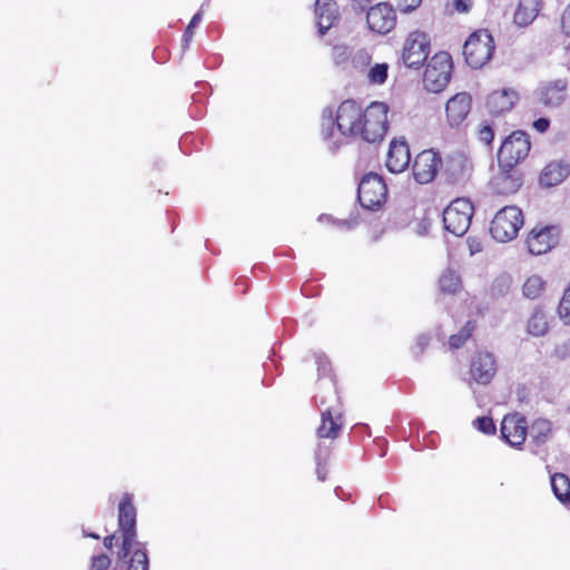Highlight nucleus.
Listing matches in <instances>:
<instances>
[{"mask_svg": "<svg viewBox=\"0 0 570 570\" xmlns=\"http://www.w3.org/2000/svg\"><path fill=\"white\" fill-rule=\"evenodd\" d=\"M528 430L525 417L519 414L505 415L501 422L502 439L513 448L524 443Z\"/></svg>", "mask_w": 570, "mask_h": 570, "instance_id": "obj_13", "label": "nucleus"}, {"mask_svg": "<svg viewBox=\"0 0 570 570\" xmlns=\"http://www.w3.org/2000/svg\"><path fill=\"white\" fill-rule=\"evenodd\" d=\"M470 375L479 384H489L497 373V362L490 352H478L471 360Z\"/></svg>", "mask_w": 570, "mask_h": 570, "instance_id": "obj_14", "label": "nucleus"}, {"mask_svg": "<svg viewBox=\"0 0 570 570\" xmlns=\"http://www.w3.org/2000/svg\"><path fill=\"white\" fill-rule=\"evenodd\" d=\"M568 81L566 79H557L542 86L541 101L547 107L557 108L561 106L567 97Z\"/></svg>", "mask_w": 570, "mask_h": 570, "instance_id": "obj_22", "label": "nucleus"}, {"mask_svg": "<svg viewBox=\"0 0 570 570\" xmlns=\"http://www.w3.org/2000/svg\"><path fill=\"white\" fill-rule=\"evenodd\" d=\"M561 28L564 35L570 37V3L566 8L561 18Z\"/></svg>", "mask_w": 570, "mask_h": 570, "instance_id": "obj_42", "label": "nucleus"}, {"mask_svg": "<svg viewBox=\"0 0 570 570\" xmlns=\"http://www.w3.org/2000/svg\"><path fill=\"white\" fill-rule=\"evenodd\" d=\"M364 110L354 100L343 101L336 109L322 112L321 135L332 150L338 149L346 137L358 136Z\"/></svg>", "mask_w": 570, "mask_h": 570, "instance_id": "obj_1", "label": "nucleus"}, {"mask_svg": "<svg viewBox=\"0 0 570 570\" xmlns=\"http://www.w3.org/2000/svg\"><path fill=\"white\" fill-rule=\"evenodd\" d=\"M315 16L318 32L321 36H324L338 19L336 2L334 0H316Z\"/></svg>", "mask_w": 570, "mask_h": 570, "instance_id": "obj_21", "label": "nucleus"}, {"mask_svg": "<svg viewBox=\"0 0 570 570\" xmlns=\"http://www.w3.org/2000/svg\"><path fill=\"white\" fill-rule=\"evenodd\" d=\"M522 225L523 215L521 209L515 206H505L493 217L490 233L495 240L507 243L517 237Z\"/></svg>", "mask_w": 570, "mask_h": 570, "instance_id": "obj_6", "label": "nucleus"}, {"mask_svg": "<svg viewBox=\"0 0 570 570\" xmlns=\"http://www.w3.org/2000/svg\"><path fill=\"white\" fill-rule=\"evenodd\" d=\"M430 53V39L422 31H413L405 39L402 60L410 68H419Z\"/></svg>", "mask_w": 570, "mask_h": 570, "instance_id": "obj_11", "label": "nucleus"}, {"mask_svg": "<svg viewBox=\"0 0 570 570\" xmlns=\"http://www.w3.org/2000/svg\"><path fill=\"white\" fill-rule=\"evenodd\" d=\"M454 7L459 12H469L472 7V0H453Z\"/></svg>", "mask_w": 570, "mask_h": 570, "instance_id": "obj_44", "label": "nucleus"}, {"mask_svg": "<svg viewBox=\"0 0 570 570\" xmlns=\"http://www.w3.org/2000/svg\"><path fill=\"white\" fill-rule=\"evenodd\" d=\"M443 160L439 151L434 149H425L421 151L414 159L413 175L419 184L431 183L438 173H441Z\"/></svg>", "mask_w": 570, "mask_h": 570, "instance_id": "obj_12", "label": "nucleus"}, {"mask_svg": "<svg viewBox=\"0 0 570 570\" xmlns=\"http://www.w3.org/2000/svg\"><path fill=\"white\" fill-rule=\"evenodd\" d=\"M511 276L508 274H501L495 277L491 284L490 293L493 297L505 296L511 287Z\"/></svg>", "mask_w": 570, "mask_h": 570, "instance_id": "obj_31", "label": "nucleus"}, {"mask_svg": "<svg viewBox=\"0 0 570 570\" xmlns=\"http://www.w3.org/2000/svg\"><path fill=\"white\" fill-rule=\"evenodd\" d=\"M473 216V205L466 198H456L443 210V224L446 232L456 237L463 236Z\"/></svg>", "mask_w": 570, "mask_h": 570, "instance_id": "obj_7", "label": "nucleus"}, {"mask_svg": "<svg viewBox=\"0 0 570 570\" xmlns=\"http://www.w3.org/2000/svg\"><path fill=\"white\" fill-rule=\"evenodd\" d=\"M521 185V176L514 168H501L491 180L493 191L499 195L514 194L519 190Z\"/></svg>", "mask_w": 570, "mask_h": 570, "instance_id": "obj_19", "label": "nucleus"}, {"mask_svg": "<svg viewBox=\"0 0 570 570\" xmlns=\"http://www.w3.org/2000/svg\"><path fill=\"white\" fill-rule=\"evenodd\" d=\"M389 65L387 63H376L374 65L367 73L368 81L374 85H382L385 82L387 78Z\"/></svg>", "mask_w": 570, "mask_h": 570, "instance_id": "obj_34", "label": "nucleus"}, {"mask_svg": "<svg viewBox=\"0 0 570 570\" xmlns=\"http://www.w3.org/2000/svg\"><path fill=\"white\" fill-rule=\"evenodd\" d=\"M493 51L494 40L488 30L473 32L463 46L465 61L473 69L485 66L491 60Z\"/></svg>", "mask_w": 570, "mask_h": 570, "instance_id": "obj_4", "label": "nucleus"}, {"mask_svg": "<svg viewBox=\"0 0 570 570\" xmlns=\"http://www.w3.org/2000/svg\"><path fill=\"white\" fill-rule=\"evenodd\" d=\"M541 10V0H520L514 12V23L519 27L530 26Z\"/></svg>", "mask_w": 570, "mask_h": 570, "instance_id": "obj_25", "label": "nucleus"}, {"mask_svg": "<svg viewBox=\"0 0 570 570\" xmlns=\"http://www.w3.org/2000/svg\"><path fill=\"white\" fill-rule=\"evenodd\" d=\"M136 517L137 511L132 503V494L126 493L118 508V525L122 534L119 558L125 559L132 553L128 570H148L149 559L146 548L141 542L136 541Z\"/></svg>", "mask_w": 570, "mask_h": 570, "instance_id": "obj_2", "label": "nucleus"}, {"mask_svg": "<svg viewBox=\"0 0 570 570\" xmlns=\"http://www.w3.org/2000/svg\"><path fill=\"white\" fill-rule=\"evenodd\" d=\"M371 61V56L365 50H360L355 53L353 58V63L358 66H366Z\"/></svg>", "mask_w": 570, "mask_h": 570, "instance_id": "obj_41", "label": "nucleus"}, {"mask_svg": "<svg viewBox=\"0 0 570 570\" xmlns=\"http://www.w3.org/2000/svg\"><path fill=\"white\" fill-rule=\"evenodd\" d=\"M324 218H326V219H327V217H326V216H324V215L320 216V220H323Z\"/></svg>", "mask_w": 570, "mask_h": 570, "instance_id": "obj_50", "label": "nucleus"}, {"mask_svg": "<svg viewBox=\"0 0 570 570\" xmlns=\"http://www.w3.org/2000/svg\"><path fill=\"white\" fill-rule=\"evenodd\" d=\"M471 98L461 92L449 99L445 106L446 116L452 126L460 125L470 111Z\"/></svg>", "mask_w": 570, "mask_h": 570, "instance_id": "obj_23", "label": "nucleus"}, {"mask_svg": "<svg viewBox=\"0 0 570 570\" xmlns=\"http://www.w3.org/2000/svg\"><path fill=\"white\" fill-rule=\"evenodd\" d=\"M114 540H115V534L107 535V537L104 539V546H105L107 549H111V547H112V544H114Z\"/></svg>", "mask_w": 570, "mask_h": 570, "instance_id": "obj_48", "label": "nucleus"}, {"mask_svg": "<svg viewBox=\"0 0 570 570\" xmlns=\"http://www.w3.org/2000/svg\"><path fill=\"white\" fill-rule=\"evenodd\" d=\"M429 342H430L429 335H426V334L419 335L416 338V344L413 348V353L415 355L423 353L424 348L429 345Z\"/></svg>", "mask_w": 570, "mask_h": 570, "instance_id": "obj_40", "label": "nucleus"}, {"mask_svg": "<svg viewBox=\"0 0 570 570\" xmlns=\"http://www.w3.org/2000/svg\"><path fill=\"white\" fill-rule=\"evenodd\" d=\"M531 142L527 132L513 131L502 142L498 160L501 168H514L517 164L523 160L530 151Z\"/></svg>", "mask_w": 570, "mask_h": 570, "instance_id": "obj_9", "label": "nucleus"}, {"mask_svg": "<svg viewBox=\"0 0 570 570\" xmlns=\"http://www.w3.org/2000/svg\"><path fill=\"white\" fill-rule=\"evenodd\" d=\"M387 188L382 177L370 173L358 184L357 197L362 207L379 209L386 200Z\"/></svg>", "mask_w": 570, "mask_h": 570, "instance_id": "obj_10", "label": "nucleus"}, {"mask_svg": "<svg viewBox=\"0 0 570 570\" xmlns=\"http://www.w3.org/2000/svg\"><path fill=\"white\" fill-rule=\"evenodd\" d=\"M474 323L472 321H468L465 325L460 330L459 333L453 334L449 338V346L451 350L460 348L466 340L471 336L474 330Z\"/></svg>", "mask_w": 570, "mask_h": 570, "instance_id": "obj_32", "label": "nucleus"}, {"mask_svg": "<svg viewBox=\"0 0 570 570\" xmlns=\"http://www.w3.org/2000/svg\"><path fill=\"white\" fill-rule=\"evenodd\" d=\"M411 155L404 138L393 139L390 144L386 168L393 174L403 173L410 164Z\"/></svg>", "mask_w": 570, "mask_h": 570, "instance_id": "obj_17", "label": "nucleus"}, {"mask_svg": "<svg viewBox=\"0 0 570 570\" xmlns=\"http://www.w3.org/2000/svg\"><path fill=\"white\" fill-rule=\"evenodd\" d=\"M328 458V450H323L322 444L320 443L317 450L315 451V461H316V475L320 481H325L326 479V461Z\"/></svg>", "mask_w": 570, "mask_h": 570, "instance_id": "obj_33", "label": "nucleus"}, {"mask_svg": "<svg viewBox=\"0 0 570 570\" xmlns=\"http://www.w3.org/2000/svg\"><path fill=\"white\" fill-rule=\"evenodd\" d=\"M333 51H334L335 59L337 61H341V60L343 61L347 58L346 48H344V47H335L333 49Z\"/></svg>", "mask_w": 570, "mask_h": 570, "instance_id": "obj_46", "label": "nucleus"}, {"mask_svg": "<svg viewBox=\"0 0 570 570\" xmlns=\"http://www.w3.org/2000/svg\"><path fill=\"white\" fill-rule=\"evenodd\" d=\"M552 424L546 419H537L529 428L530 444L534 448L544 445L551 436Z\"/></svg>", "mask_w": 570, "mask_h": 570, "instance_id": "obj_26", "label": "nucleus"}, {"mask_svg": "<svg viewBox=\"0 0 570 570\" xmlns=\"http://www.w3.org/2000/svg\"><path fill=\"white\" fill-rule=\"evenodd\" d=\"M87 537H90V538H94V539H99V535L96 534V533H88L86 534Z\"/></svg>", "mask_w": 570, "mask_h": 570, "instance_id": "obj_49", "label": "nucleus"}, {"mask_svg": "<svg viewBox=\"0 0 570 570\" xmlns=\"http://www.w3.org/2000/svg\"><path fill=\"white\" fill-rule=\"evenodd\" d=\"M470 169L468 158L461 153L449 155L441 168V174L445 180L451 184H456L464 179Z\"/></svg>", "mask_w": 570, "mask_h": 570, "instance_id": "obj_18", "label": "nucleus"}, {"mask_svg": "<svg viewBox=\"0 0 570 570\" xmlns=\"http://www.w3.org/2000/svg\"><path fill=\"white\" fill-rule=\"evenodd\" d=\"M473 426L484 434H494L495 425L490 416H480L473 421Z\"/></svg>", "mask_w": 570, "mask_h": 570, "instance_id": "obj_36", "label": "nucleus"}, {"mask_svg": "<svg viewBox=\"0 0 570 570\" xmlns=\"http://www.w3.org/2000/svg\"><path fill=\"white\" fill-rule=\"evenodd\" d=\"M544 281L539 275H532L527 278L523 284L522 291L527 298L534 299L541 295L544 289Z\"/></svg>", "mask_w": 570, "mask_h": 570, "instance_id": "obj_30", "label": "nucleus"}, {"mask_svg": "<svg viewBox=\"0 0 570 570\" xmlns=\"http://www.w3.org/2000/svg\"><path fill=\"white\" fill-rule=\"evenodd\" d=\"M452 67L449 53L444 51L435 53L429 61L423 76L425 89L431 92L442 91L450 82Z\"/></svg>", "mask_w": 570, "mask_h": 570, "instance_id": "obj_8", "label": "nucleus"}, {"mask_svg": "<svg viewBox=\"0 0 570 570\" xmlns=\"http://www.w3.org/2000/svg\"><path fill=\"white\" fill-rule=\"evenodd\" d=\"M440 291L445 294H455L461 288L460 276L452 269H446L439 279Z\"/></svg>", "mask_w": 570, "mask_h": 570, "instance_id": "obj_29", "label": "nucleus"}, {"mask_svg": "<svg viewBox=\"0 0 570 570\" xmlns=\"http://www.w3.org/2000/svg\"><path fill=\"white\" fill-rule=\"evenodd\" d=\"M519 95L514 89L495 90L487 99V108L492 115L510 111L518 101Z\"/></svg>", "mask_w": 570, "mask_h": 570, "instance_id": "obj_20", "label": "nucleus"}, {"mask_svg": "<svg viewBox=\"0 0 570 570\" xmlns=\"http://www.w3.org/2000/svg\"><path fill=\"white\" fill-rule=\"evenodd\" d=\"M328 395L317 396L316 402L321 410L322 423L317 429V436L320 439H335L337 438L342 426V407L338 401L337 393L332 382H328Z\"/></svg>", "mask_w": 570, "mask_h": 570, "instance_id": "obj_3", "label": "nucleus"}, {"mask_svg": "<svg viewBox=\"0 0 570 570\" xmlns=\"http://www.w3.org/2000/svg\"><path fill=\"white\" fill-rule=\"evenodd\" d=\"M558 242L554 227L533 228L527 239L528 249L532 255H542L549 252Z\"/></svg>", "mask_w": 570, "mask_h": 570, "instance_id": "obj_16", "label": "nucleus"}, {"mask_svg": "<svg viewBox=\"0 0 570 570\" xmlns=\"http://www.w3.org/2000/svg\"><path fill=\"white\" fill-rule=\"evenodd\" d=\"M550 121L547 118H539L533 122V127L539 132H544L549 128Z\"/></svg>", "mask_w": 570, "mask_h": 570, "instance_id": "obj_45", "label": "nucleus"}, {"mask_svg": "<svg viewBox=\"0 0 570 570\" xmlns=\"http://www.w3.org/2000/svg\"><path fill=\"white\" fill-rule=\"evenodd\" d=\"M479 137L484 144H490L494 138L492 128L490 126L482 127L479 131Z\"/></svg>", "mask_w": 570, "mask_h": 570, "instance_id": "obj_43", "label": "nucleus"}, {"mask_svg": "<svg viewBox=\"0 0 570 570\" xmlns=\"http://www.w3.org/2000/svg\"><path fill=\"white\" fill-rule=\"evenodd\" d=\"M110 566V559L106 554H99L92 558V570H107Z\"/></svg>", "mask_w": 570, "mask_h": 570, "instance_id": "obj_38", "label": "nucleus"}, {"mask_svg": "<svg viewBox=\"0 0 570 570\" xmlns=\"http://www.w3.org/2000/svg\"><path fill=\"white\" fill-rule=\"evenodd\" d=\"M366 21L372 31L385 35L394 28L396 16L391 6L379 3L368 10Z\"/></svg>", "mask_w": 570, "mask_h": 570, "instance_id": "obj_15", "label": "nucleus"}, {"mask_svg": "<svg viewBox=\"0 0 570 570\" xmlns=\"http://www.w3.org/2000/svg\"><path fill=\"white\" fill-rule=\"evenodd\" d=\"M549 331V321L547 312L541 307H535L527 321V333L534 337L543 336Z\"/></svg>", "mask_w": 570, "mask_h": 570, "instance_id": "obj_27", "label": "nucleus"}, {"mask_svg": "<svg viewBox=\"0 0 570 570\" xmlns=\"http://www.w3.org/2000/svg\"><path fill=\"white\" fill-rule=\"evenodd\" d=\"M551 487L554 495L562 503L570 502V480L562 473H556L551 476Z\"/></svg>", "mask_w": 570, "mask_h": 570, "instance_id": "obj_28", "label": "nucleus"}, {"mask_svg": "<svg viewBox=\"0 0 570 570\" xmlns=\"http://www.w3.org/2000/svg\"><path fill=\"white\" fill-rule=\"evenodd\" d=\"M317 364L320 372L326 373L330 368V364L325 358H318Z\"/></svg>", "mask_w": 570, "mask_h": 570, "instance_id": "obj_47", "label": "nucleus"}, {"mask_svg": "<svg viewBox=\"0 0 570 570\" xmlns=\"http://www.w3.org/2000/svg\"><path fill=\"white\" fill-rule=\"evenodd\" d=\"M202 17H203V13H202V10H200L197 13H195L194 17L191 18V20L189 21V23H188V26H187V28L185 30L184 37H183L184 42L186 45H188L189 41L191 40L193 35H194V30L197 27V24L200 22Z\"/></svg>", "mask_w": 570, "mask_h": 570, "instance_id": "obj_37", "label": "nucleus"}, {"mask_svg": "<svg viewBox=\"0 0 570 570\" xmlns=\"http://www.w3.org/2000/svg\"><path fill=\"white\" fill-rule=\"evenodd\" d=\"M387 111L384 102H372L363 112L358 136L367 142L382 140L387 130Z\"/></svg>", "mask_w": 570, "mask_h": 570, "instance_id": "obj_5", "label": "nucleus"}, {"mask_svg": "<svg viewBox=\"0 0 570 570\" xmlns=\"http://www.w3.org/2000/svg\"><path fill=\"white\" fill-rule=\"evenodd\" d=\"M343 225H344V226H346V227H350V224H348V223H346V222H345V223H343Z\"/></svg>", "mask_w": 570, "mask_h": 570, "instance_id": "obj_51", "label": "nucleus"}, {"mask_svg": "<svg viewBox=\"0 0 570 570\" xmlns=\"http://www.w3.org/2000/svg\"><path fill=\"white\" fill-rule=\"evenodd\" d=\"M558 315L563 324H570V285L564 291V294L559 303Z\"/></svg>", "mask_w": 570, "mask_h": 570, "instance_id": "obj_35", "label": "nucleus"}, {"mask_svg": "<svg viewBox=\"0 0 570 570\" xmlns=\"http://www.w3.org/2000/svg\"><path fill=\"white\" fill-rule=\"evenodd\" d=\"M570 174V165L562 160L548 164L541 175L540 184L546 187H553L561 184Z\"/></svg>", "mask_w": 570, "mask_h": 570, "instance_id": "obj_24", "label": "nucleus"}, {"mask_svg": "<svg viewBox=\"0 0 570 570\" xmlns=\"http://www.w3.org/2000/svg\"><path fill=\"white\" fill-rule=\"evenodd\" d=\"M422 0H397V7L402 12H410L416 9Z\"/></svg>", "mask_w": 570, "mask_h": 570, "instance_id": "obj_39", "label": "nucleus"}]
</instances>
